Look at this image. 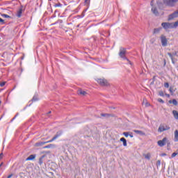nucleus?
<instances>
[{"mask_svg": "<svg viewBox=\"0 0 178 178\" xmlns=\"http://www.w3.org/2000/svg\"><path fill=\"white\" fill-rule=\"evenodd\" d=\"M13 177V174H10V175H8V177H7V178H11V177Z\"/></svg>", "mask_w": 178, "mask_h": 178, "instance_id": "ea45409f", "label": "nucleus"}, {"mask_svg": "<svg viewBox=\"0 0 178 178\" xmlns=\"http://www.w3.org/2000/svg\"><path fill=\"white\" fill-rule=\"evenodd\" d=\"M33 159H35V154H31L26 159V161H33Z\"/></svg>", "mask_w": 178, "mask_h": 178, "instance_id": "2eb2a0df", "label": "nucleus"}, {"mask_svg": "<svg viewBox=\"0 0 178 178\" xmlns=\"http://www.w3.org/2000/svg\"><path fill=\"white\" fill-rule=\"evenodd\" d=\"M0 105H1V102H0Z\"/></svg>", "mask_w": 178, "mask_h": 178, "instance_id": "8fccbe9b", "label": "nucleus"}, {"mask_svg": "<svg viewBox=\"0 0 178 178\" xmlns=\"http://www.w3.org/2000/svg\"><path fill=\"white\" fill-rule=\"evenodd\" d=\"M123 136L125 137H129V132H123Z\"/></svg>", "mask_w": 178, "mask_h": 178, "instance_id": "f704fd0d", "label": "nucleus"}, {"mask_svg": "<svg viewBox=\"0 0 178 178\" xmlns=\"http://www.w3.org/2000/svg\"><path fill=\"white\" fill-rule=\"evenodd\" d=\"M174 29H177L178 27V20L175 22H173Z\"/></svg>", "mask_w": 178, "mask_h": 178, "instance_id": "a878e982", "label": "nucleus"}, {"mask_svg": "<svg viewBox=\"0 0 178 178\" xmlns=\"http://www.w3.org/2000/svg\"><path fill=\"white\" fill-rule=\"evenodd\" d=\"M152 12L155 15V16H159V13L158 12V9L156 7L152 8Z\"/></svg>", "mask_w": 178, "mask_h": 178, "instance_id": "9b49d317", "label": "nucleus"}, {"mask_svg": "<svg viewBox=\"0 0 178 178\" xmlns=\"http://www.w3.org/2000/svg\"><path fill=\"white\" fill-rule=\"evenodd\" d=\"M49 113H51V111H49Z\"/></svg>", "mask_w": 178, "mask_h": 178, "instance_id": "09e8293b", "label": "nucleus"}, {"mask_svg": "<svg viewBox=\"0 0 178 178\" xmlns=\"http://www.w3.org/2000/svg\"><path fill=\"white\" fill-rule=\"evenodd\" d=\"M1 16L6 19L10 18V16L8 15L7 14H2Z\"/></svg>", "mask_w": 178, "mask_h": 178, "instance_id": "bb28decb", "label": "nucleus"}, {"mask_svg": "<svg viewBox=\"0 0 178 178\" xmlns=\"http://www.w3.org/2000/svg\"><path fill=\"white\" fill-rule=\"evenodd\" d=\"M160 38L161 41V45L163 47H166L168 45V39L166 38V36L161 35Z\"/></svg>", "mask_w": 178, "mask_h": 178, "instance_id": "423d86ee", "label": "nucleus"}, {"mask_svg": "<svg viewBox=\"0 0 178 178\" xmlns=\"http://www.w3.org/2000/svg\"><path fill=\"white\" fill-rule=\"evenodd\" d=\"M161 26L164 30H169V29H175L173 22H163Z\"/></svg>", "mask_w": 178, "mask_h": 178, "instance_id": "7ed1b4c3", "label": "nucleus"}, {"mask_svg": "<svg viewBox=\"0 0 178 178\" xmlns=\"http://www.w3.org/2000/svg\"><path fill=\"white\" fill-rule=\"evenodd\" d=\"M156 165L157 168L161 166V160H158Z\"/></svg>", "mask_w": 178, "mask_h": 178, "instance_id": "c756f323", "label": "nucleus"}, {"mask_svg": "<svg viewBox=\"0 0 178 178\" xmlns=\"http://www.w3.org/2000/svg\"><path fill=\"white\" fill-rule=\"evenodd\" d=\"M168 55L170 56V58L172 60V63H175V61H173V56H176L177 55V51H174L172 54L171 53H168Z\"/></svg>", "mask_w": 178, "mask_h": 178, "instance_id": "9d476101", "label": "nucleus"}, {"mask_svg": "<svg viewBox=\"0 0 178 178\" xmlns=\"http://www.w3.org/2000/svg\"><path fill=\"white\" fill-rule=\"evenodd\" d=\"M170 92H171V94H173V90H172V88H170Z\"/></svg>", "mask_w": 178, "mask_h": 178, "instance_id": "79ce46f5", "label": "nucleus"}, {"mask_svg": "<svg viewBox=\"0 0 178 178\" xmlns=\"http://www.w3.org/2000/svg\"><path fill=\"white\" fill-rule=\"evenodd\" d=\"M161 30H162V28H156V29H154L153 34H158V33H159V31H161Z\"/></svg>", "mask_w": 178, "mask_h": 178, "instance_id": "412c9836", "label": "nucleus"}, {"mask_svg": "<svg viewBox=\"0 0 178 178\" xmlns=\"http://www.w3.org/2000/svg\"><path fill=\"white\" fill-rule=\"evenodd\" d=\"M127 52V51L125 48L121 47L120 49L119 56L121 57L122 59H124V60H127L128 63H129V65H131V61H130V60H129L128 58L126 57Z\"/></svg>", "mask_w": 178, "mask_h": 178, "instance_id": "f257e3e1", "label": "nucleus"}, {"mask_svg": "<svg viewBox=\"0 0 178 178\" xmlns=\"http://www.w3.org/2000/svg\"><path fill=\"white\" fill-rule=\"evenodd\" d=\"M23 13V9L20 8L17 13V17H22V14Z\"/></svg>", "mask_w": 178, "mask_h": 178, "instance_id": "6ab92c4d", "label": "nucleus"}, {"mask_svg": "<svg viewBox=\"0 0 178 178\" xmlns=\"http://www.w3.org/2000/svg\"><path fill=\"white\" fill-rule=\"evenodd\" d=\"M97 81L102 87H108L109 86V82L105 79H98Z\"/></svg>", "mask_w": 178, "mask_h": 178, "instance_id": "f03ea898", "label": "nucleus"}, {"mask_svg": "<svg viewBox=\"0 0 178 178\" xmlns=\"http://www.w3.org/2000/svg\"><path fill=\"white\" fill-rule=\"evenodd\" d=\"M177 154H178V153H176V152L172 153L171 155V158H175V156H176V155H177Z\"/></svg>", "mask_w": 178, "mask_h": 178, "instance_id": "473e14b6", "label": "nucleus"}, {"mask_svg": "<svg viewBox=\"0 0 178 178\" xmlns=\"http://www.w3.org/2000/svg\"><path fill=\"white\" fill-rule=\"evenodd\" d=\"M168 97H170V95H166Z\"/></svg>", "mask_w": 178, "mask_h": 178, "instance_id": "de8ad7c7", "label": "nucleus"}, {"mask_svg": "<svg viewBox=\"0 0 178 178\" xmlns=\"http://www.w3.org/2000/svg\"><path fill=\"white\" fill-rule=\"evenodd\" d=\"M159 95H160V97H163V91H159Z\"/></svg>", "mask_w": 178, "mask_h": 178, "instance_id": "72a5a7b5", "label": "nucleus"}, {"mask_svg": "<svg viewBox=\"0 0 178 178\" xmlns=\"http://www.w3.org/2000/svg\"><path fill=\"white\" fill-rule=\"evenodd\" d=\"M169 104H173V105H175V106L177 105V100L175 99H173L172 100H170Z\"/></svg>", "mask_w": 178, "mask_h": 178, "instance_id": "4be33fe9", "label": "nucleus"}, {"mask_svg": "<svg viewBox=\"0 0 178 178\" xmlns=\"http://www.w3.org/2000/svg\"><path fill=\"white\" fill-rule=\"evenodd\" d=\"M79 95H83V97L87 95V92L83 90L82 89H79L77 91Z\"/></svg>", "mask_w": 178, "mask_h": 178, "instance_id": "1a4fd4ad", "label": "nucleus"}, {"mask_svg": "<svg viewBox=\"0 0 178 178\" xmlns=\"http://www.w3.org/2000/svg\"><path fill=\"white\" fill-rule=\"evenodd\" d=\"M120 140L122 142L124 147H127V140H126V138H121Z\"/></svg>", "mask_w": 178, "mask_h": 178, "instance_id": "a211bd4d", "label": "nucleus"}, {"mask_svg": "<svg viewBox=\"0 0 178 178\" xmlns=\"http://www.w3.org/2000/svg\"><path fill=\"white\" fill-rule=\"evenodd\" d=\"M45 158V155L42 156L40 159H39V164L42 165V163H44V161H42Z\"/></svg>", "mask_w": 178, "mask_h": 178, "instance_id": "b1692460", "label": "nucleus"}, {"mask_svg": "<svg viewBox=\"0 0 178 178\" xmlns=\"http://www.w3.org/2000/svg\"><path fill=\"white\" fill-rule=\"evenodd\" d=\"M157 101H158V102H161V104H164L165 103V102L162 99H161V98H159L157 99Z\"/></svg>", "mask_w": 178, "mask_h": 178, "instance_id": "cd10ccee", "label": "nucleus"}, {"mask_svg": "<svg viewBox=\"0 0 178 178\" xmlns=\"http://www.w3.org/2000/svg\"><path fill=\"white\" fill-rule=\"evenodd\" d=\"M55 8H58L59 6H62V4L60 3L54 4Z\"/></svg>", "mask_w": 178, "mask_h": 178, "instance_id": "7c9ffc66", "label": "nucleus"}, {"mask_svg": "<svg viewBox=\"0 0 178 178\" xmlns=\"http://www.w3.org/2000/svg\"><path fill=\"white\" fill-rule=\"evenodd\" d=\"M163 2L164 5H165L166 6H170L171 8H172V6H175V3H176L175 0H163Z\"/></svg>", "mask_w": 178, "mask_h": 178, "instance_id": "39448f33", "label": "nucleus"}, {"mask_svg": "<svg viewBox=\"0 0 178 178\" xmlns=\"http://www.w3.org/2000/svg\"><path fill=\"white\" fill-rule=\"evenodd\" d=\"M144 156L145 159H148L149 161L151 159V153L144 154Z\"/></svg>", "mask_w": 178, "mask_h": 178, "instance_id": "5701e85b", "label": "nucleus"}, {"mask_svg": "<svg viewBox=\"0 0 178 178\" xmlns=\"http://www.w3.org/2000/svg\"><path fill=\"white\" fill-rule=\"evenodd\" d=\"M172 115H173L175 119H176V120H178V112H177V111L173 110L172 111Z\"/></svg>", "mask_w": 178, "mask_h": 178, "instance_id": "dca6fc26", "label": "nucleus"}, {"mask_svg": "<svg viewBox=\"0 0 178 178\" xmlns=\"http://www.w3.org/2000/svg\"><path fill=\"white\" fill-rule=\"evenodd\" d=\"M151 6H154V0H152L150 3Z\"/></svg>", "mask_w": 178, "mask_h": 178, "instance_id": "a19ab883", "label": "nucleus"}, {"mask_svg": "<svg viewBox=\"0 0 178 178\" xmlns=\"http://www.w3.org/2000/svg\"><path fill=\"white\" fill-rule=\"evenodd\" d=\"M85 3H86V5H90V0H85Z\"/></svg>", "mask_w": 178, "mask_h": 178, "instance_id": "4c0bfd02", "label": "nucleus"}, {"mask_svg": "<svg viewBox=\"0 0 178 178\" xmlns=\"http://www.w3.org/2000/svg\"><path fill=\"white\" fill-rule=\"evenodd\" d=\"M174 136H175L174 140L175 141V143H177V141H178V131L177 130L175 131Z\"/></svg>", "mask_w": 178, "mask_h": 178, "instance_id": "f3484780", "label": "nucleus"}, {"mask_svg": "<svg viewBox=\"0 0 178 178\" xmlns=\"http://www.w3.org/2000/svg\"><path fill=\"white\" fill-rule=\"evenodd\" d=\"M174 1H175V3H176V2H178V0H174Z\"/></svg>", "mask_w": 178, "mask_h": 178, "instance_id": "a18cd8bd", "label": "nucleus"}, {"mask_svg": "<svg viewBox=\"0 0 178 178\" xmlns=\"http://www.w3.org/2000/svg\"><path fill=\"white\" fill-rule=\"evenodd\" d=\"M3 158V153L0 154V159H2Z\"/></svg>", "mask_w": 178, "mask_h": 178, "instance_id": "58836bf2", "label": "nucleus"}, {"mask_svg": "<svg viewBox=\"0 0 178 178\" xmlns=\"http://www.w3.org/2000/svg\"><path fill=\"white\" fill-rule=\"evenodd\" d=\"M164 65H166V61L165 60H164Z\"/></svg>", "mask_w": 178, "mask_h": 178, "instance_id": "49530a36", "label": "nucleus"}, {"mask_svg": "<svg viewBox=\"0 0 178 178\" xmlns=\"http://www.w3.org/2000/svg\"><path fill=\"white\" fill-rule=\"evenodd\" d=\"M6 84V82H1L0 83V87H3Z\"/></svg>", "mask_w": 178, "mask_h": 178, "instance_id": "c9c22d12", "label": "nucleus"}, {"mask_svg": "<svg viewBox=\"0 0 178 178\" xmlns=\"http://www.w3.org/2000/svg\"><path fill=\"white\" fill-rule=\"evenodd\" d=\"M134 133H136V134H139L140 136H145V132L140 130H134Z\"/></svg>", "mask_w": 178, "mask_h": 178, "instance_id": "f8f14e48", "label": "nucleus"}, {"mask_svg": "<svg viewBox=\"0 0 178 178\" xmlns=\"http://www.w3.org/2000/svg\"><path fill=\"white\" fill-rule=\"evenodd\" d=\"M129 137H131V138H133V134H129Z\"/></svg>", "mask_w": 178, "mask_h": 178, "instance_id": "37998d69", "label": "nucleus"}, {"mask_svg": "<svg viewBox=\"0 0 178 178\" xmlns=\"http://www.w3.org/2000/svg\"><path fill=\"white\" fill-rule=\"evenodd\" d=\"M62 131H57L56 135L53 137V138L51 139L50 140H48V143H52V141H55L56 138H58V137H60L62 136Z\"/></svg>", "mask_w": 178, "mask_h": 178, "instance_id": "0eeeda50", "label": "nucleus"}, {"mask_svg": "<svg viewBox=\"0 0 178 178\" xmlns=\"http://www.w3.org/2000/svg\"><path fill=\"white\" fill-rule=\"evenodd\" d=\"M157 6L161 10L165 8V3L162 2L157 1Z\"/></svg>", "mask_w": 178, "mask_h": 178, "instance_id": "4468645a", "label": "nucleus"}, {"mask_svg": "<svg viewBox=\"0 0 178 178\" xmlns=\"http://www.w3.org/2000/svg\"><path fill=\"white\" fill-rule=\"evenodd\" d=\"M164 87H165V88H169V83L165 82V83H164Z\"/></svg>", "mask_w": 178, "mask_h": 178, "instance_id": "c85d7f7f", "label": "nucleus"}, {"mask_svg": "<svg viewBox=\"0 0 178 178\" xmlns=\"http://www.w3.org/2000/svg\"><path fill=\"white\" fill-rule=\"evenodd\" d=\"M48 143H51V142H38L35 143V147H41L42 145H44L45 144H48Z\"/></svg>", "mask_w": 178, "mask_h": 178, "instance_id": "ddd939ff", "label": "nucleus"}, {"mask_svg": "<svg viewBox=\"0 0 178 178\" xmlns=\"http://www.w3.org/2000/svg\"><path fill=\"white\" fill-rule=\"evenodd\" d=\"M43 148H55V145L49 144L48 145L44 146Z\"/></svg>", "mask_w": 178, "mask_h": 178, "instance_id": "393cba45", "label": "nucleus"}, {"mask_svg": "<svg viewBox=\"0 0 178 178\" xmlns=\"http://www.w3.org/2000/svg\"><path fill=\"white\" fill-rule=\"evenodd\" d=\"M101 116L103 118H111V116H113L112 114H108V113H102Z\"/></svg>", "mask_w": 178, "mask_h": 178, "instance_id": "aec40b11", "label": "nucleus"}, {"mask_svg": "<svg viewBox=\"0 0 178 178\" xmlns=\"http://www.w3.org/2000/svg\"><path fill=\"white\" fill-rule=\"evenodd\" d=\"M168 130H170V127H169L166 124H160V126L158 129L159 133H162V131H166Z\"/></svg>", "mask_w": 178, "mask_h": 178, "instance_id": "20e7f679", "label": "nucleus"}, {"mask_svg": "<svg viewBox=\"0 0 178 178\" xmlns=\"http://www.w3.org/2000/svg\"><path fill=\"white\" fill-rule=\"evenodd\" d=\"M166 156V154H162V156Z\"/></svg>", "mask_w": 178, "mask_h": 178, "instance_id": "c03bdc74", "label": "nucleus"}, {"mask_svg": "<svg viewBox=\"0 0 178 178\" xmlns=\"http://www.w3.org/2000/svg\"><path fill=\"white\" fill-rule=\"evenodd\" d=\"M166 141H168V138H163V140H160L157 142V144L159 147H163L166 145Z\"/></svg>", "mask_w": 178, "mask_h": 178, "instance_id": "6e6552de", "label": "nucleus"}, {"mask_svg": "<svg viewBox=\"0 0 178 178\" xmlns=\"http://www.w3.org/2000/svg\"><path fill=\"white\" fill-rule=\"evenodd\" d=\"M38 99L36 97H33V99H32V101L33 102H35V101H38Z\"/></svg>", "mask_w": 178, "mask_h": 178, "instance_id": "e433bc0d", "label": "nucleus"}, {"mask_svg": "<svg viewBox=\"0 0 178 178\" xmlns=\"http://www.w3.org/2000/svg\"><path fill=\"white\" fill-rule=\"evenodd\" d=\"M0 23L1 24H5V20L0 17Z\"/></svg>", "mask_w": 178, "mask_h": 178, "instance_id": "2f4dec72", "label": "nucleus"}]
</instances>
